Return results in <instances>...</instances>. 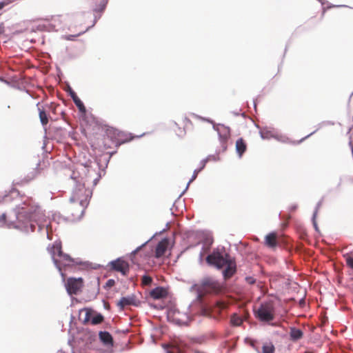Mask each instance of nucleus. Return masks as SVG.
I'll use <instances>...</instances> for the list:
<instances>
[{
    "label": "nucleus",
    "mask_w": 353,
    "mask_h": 353,
    "mask_svg": "<svg viewBox=\"0 0 353 353\" xmlns=\"http://www.w3.org/2000/svg\"><path fill=\"white\" fill-rule=\"evenodd\" d=\"M16 222H10L8 228H14L23 232L34 231L36 225L39 231L43 230L46 225H41L45 220V214L41 208L31 199H26L14 209Z\"/></svg>",
    "instance_id": "nucleus-1"
},
{
    "label": "nucleus",
    "mask_w": 353,
    "mask_h": 353,
    "mask_svg": "<svg viewBox=\"0 0 353 353\" xmlns=\"http://www.w3.org/2000/svg\"><path fill=\"white\" fill-rule=\"evenodd\" d=\"M71 179L75 183V187L72 190V196L70 198L69 210L74 221L80 220L84 214L85 210L88 205L90 199L92 195V191L89 188H85L90 183V176L85 179L81 177L79 174L73 172Z\"/></svg>",
    "instance_id": "nucleus-2"
},
{
    "label": "nucleus",
    "mask_w": 353,
    "mask_h": 353,
    "mask_svg": "<svg viewBox=\"0 0 353 353\" xmlns=\"http://www.w3.org/2000/svg\"><path fill=\"white\" fill-rule=\"evenodd\" d=\"M206 261L217 269L225 268L223 270V276L225 279L230 278L236 272V263L227 253L214 251L206 257Z\"/></svg>",
    "instance_id": "nucleus-3"
},
{
    "label": "nucleus",
    "mask_w": 353,
    "mask_h": 353,
    "mask_svg": "<svg viewBox=\"0 0 353 353\" xmlns=\"http://www.w3.org/2000/svg\"><path fill=\"white\" fill-rule=\"evenodd\" d=\"M48 250L63 279H65V274L62 272V268L70 266L72 264L81 263L79 259H72L68 254L62 252L61 241H55L51 248H48Z\"/></svg>",
    "instance_id": "nucleus-4"
},
{
    "label": "nucleus",
    "mask_w": 353,
    "mask_h": 353,
    "mask_svg": "<svg viewBox=\"0 0 353 353\" xmlns=\"http://www.w3.org/2000/svg\"><path fill=\"white\" fill-rule=\"evenodd\" d=\"M96 335L90 331L82 329L79 330L77 334L72 338L69 339L68 343L71 347L72 353H82L90 347Z\"/></svg>",
    "instance_id": "nucleus-5"
},
{
    "label": "nucleus",
    "mask_w": 353,
    "mask_h": 353,
    "mask_svg": "<svg viewBox=\"0 0 353 353\" xmlns=\"http://www.w3.org/2000/svg\"><path fill=\"white\" fill-rule=\"evenodd\" d=\"M219 290L218 283L211 278H205L200 284H194L190 288V292L195 294L196 301L203 303V297L208 293H215Z\"/></svg>",
    "instance_id": "nucleus-6"
},
{
    "label": "nucleus",
    "mask_w": 353,
    "mask_h": 353,
    "mask_svg": "<svg viewBox=\"0 0 353 353\" xmlns=\"http://www.w3.org/2000/svg\"><path fill=\"white\" fill-rule=\"evenodd\" d=\"M255 314L261 321L270 322L274 319V308L270 303H262L255 312Z\"/></svg>",
    "instance_id": "nucleus-7"
},
{
    "label": "nucleus",
    "mask_w": 353,
    "mask_h": 353,
    "mask_svg": "<svg viewBox=\"0 0 353 353\" xmlns=\"http://www.w3.org/2000/svg\"><path fill=\"white\" fill-rule=\"evenodd\" d=\"M213 129L217 132L220 144L225 151L227 149V142L230 137V129L223 124L213 123Z\"/></svg>",
    "instance_id": "nucleus-8"
},
{
    "label": "nucleus",
    "mask_w": 353,
    "mask_h": 353,
    "mask_svg": "<svg viewBox=\"0 0 353 353\" xmlns=\"http://www.w3.org/2000/svg\"><path fill=\"white\" fill-rule=\"evenodd\" d=\"M83 279L81 278H69L65 283L67 292L70 294H77L82 286Z\"/></svg>",
    "instance_id": "nucleus-9"
},
{
    "label": "nucleus",
    "mask_w": 353,
    "mask_h": 353,
    "mask_svg": "<svg viewBox=\"0 0 353 353\" xmlns=\"http://www.w3.org/2000/svg\"><path fill=\"white\" fill-rule=\"evenodd\" d=\"M109 265L112 270L121 272L123 276L127 275L129 272V264L121 258L110 261Z\"/></svg>",
    "instance_id": "nucleus-10"
},
{
    "label": "nucleus",
    "mask_w": 353,
    "mask_h": 353,
    "mask_svg": "<svg viewBox=\"0 0 353 353\" xmlns=\"http://www.w3.org/2000/svg\"><path fill=\"white\" fill-rule=\"evenodd\" d=\"M82 314H84V317L82 319V321L84 323H87L88 321H89L90 320L92 324L97 325L103 321V316L101 314H97L94 315L93 316H92V318H91L90 312L86 309H84V310H82L81 311H80V314H79L80 317L81 316Z\"/></svg>",
    "instance_id": "nucleus-11"
},
{
    "label": "nucleus",
    "mask_w": 353,
    "mask_h": 353,
    "mask_svg": "<svg viewBox=\"0 0 353 353\" xmlns=\"http://www.w3.org/2000/svg\"><path fill=\"white\" fill-rule=\"evenodd\" d=\"M68 92L78 108L79 112L85 113L86 112L85 107L81 100L77 97L76 92L70 87L68 88Z\"/></svg>",
    "instance_id": "nucleus-12"
},
{
    "label": "nucleus",
    "mask_w": 353,
    "mask_h": 353,
    "mask_svg": "<svg viewBox=\"0 0 353 353\" xmlns=\"http://www.w3.org/2000/svg\"><path fill=\"white\" fill-rule=\"evenodd\" d=\"M150 295L154 299H160L166 296L167 292L163 288L157 287L150 291Z\"/></svg>",
    "instance_id": "nucleus-13"
},
{
    "label": "nucleus",
    "mask_w": 353,
    "mask_h": 353,
    "mask_svg": "<svg viewBox=\"0 0 353 353\" xmlns=\"http://www.w3.org/2000/svg\"><path fill=\"white\" fill-rule=\"evenodd\" d=\"M135 305V299L133 296H123L117 303V306L120 309H123L128 305Z\"/></svg>",
    "instance_id": "nucleus-14"
},
{
    "label": "nucleus",
    "mask_w": 353,
    "mask_h": 353,
    "mask_svg": "<svg viewBox=\"0 0 353 353\" xmlns=\"http://www.w3.org/2000/svg\"><path fill=\"white\" fill-rule=\"evenodd\" d=\"M290 337L292 341H296L301 339L303 336V332L301 330L295 327H291L290 328Z\"/></svg>",
    "instance_id": "nucleus-15"
},
{
    "label": "nucleus",
    "mask_w": 353,
    "mask_h": 353,
    "mask_svg": "<svg viewBox=\"0 0 353 353\" xmlns=\"http://www.w3.org/2000/svg\"><path fill=\"white\" fill-rule=\"evenodd\" d=\"M167 249V242L165 241H162L158 243L155 250V256L156 258H160L162 256Z\"/></svg>",
    "instance_id": "nucleus-16"
},
{
    "label": "nucleus",
    "mask_w": 353,
    "mask_h": 353,
    "mask_svg": "<svg viewBox=\"0 0 353 353\" xmlns=\"http://www.w3.org/2000/svg\"><path fill=\"white\" fill-rule=\"evenodd\" d=\"M247 148L246 144L242 138L239 139L236 142V151L239 158L245 152Z\"/></svg>",
    "instance_id": "nucleus-17"
},
{
    "label": "nucleus",
    "mask_w": 353,
    "mask_h": 353,
    "mask_svg": "<svg viewBox=\"0 0 353 353\" xmlns=\"http://www.w3.org/2000/svg\"><path fill=\"white\" fill-rule=\"evenodd\" d=\"M260 137L263 139H270L274 138L276 132L274 130H271L268 128H264L259 131Z\"/></svg>",
    "instance_id": "nucleus-18"
},
{
    "label": "nucleus",
    "mask_w": 353,
    "mask_h": 353,
    "mask_svg": "<svg viewBox=\"0 0 353 353\" xmlns=\"http://www.w3.org/2000/svg\"><path fill=\"white\" fill-rule=\"evenodd\" d=\"M100 340L105 345H112V337L111 334L108 332H102L101 331L99 333Z\"/></svg>",
    "instance_id": "nucleus-19"
},
{
    "label": "nucleus",
    "mask_w": 353,
    "mask_h": 353,
    "mask_svg": "<svg viewBox=\"0 0 353 353\" xmlns=\"http://www.w3.org/2000/svg\"><path fill=\"white\" fill-rule=\"evenodd\" d=\"M265 244L270 248H274L276 244V235L272 232L265 236Z\"/></svg>",
    "instance_id": "nucleus-20"
},
{
    "label": "nucleus",
    "mask_w": 353,
    "mask_h": 353,
    "mask_svg": "<svg viewBox=\"0 0 353 353\" xmlns=\"http://www.w3.org/2000/svg\"><path fill=\"white\" fill-rule=\"evenodd\" d=\"M177 315H179V312L175 313L174 316V321L179 325H188V322L190 321V317L186 314H184L183 315V318H179L177 316Z\"/></svg>",
    "instance_id": "nucleus-21"
},
{
    "label": "nucleus",
    "mask_w": 353,
    "mask_h": 353,
    "mask_svg": "<svg viewBox=\"0 0 353 353\" xmlns=\"http://www.w3.org/2000/svg\"><path fill=\"white\" fill-rule=\"evenodd\" d=\"M242 317L238 316L236 314H233L230 318V323L233 326H240L243 323Z\"/></svg>",
    "instance_id": "nucleus-22"
},
{
    "label": "nucleus",
    "mask_w": 353,
    "mask_h": 353,
    "mask_svg": "<svg viewBox=\"0 0 353 353\" xmlns=\"http://www.w3.org/2000/svg\"><path fill=\"white\" fill-rule=\"evenodd\" d=\"M39 113V119L41 124L43 125H46L48 123V118L46 112L43 110L38 108Z\"/></svg>",
    "instance_id": "nucleus-23"
},
{
    "label": "nucleus",
    "mask_w": 353,
    "mask_h": 353,
    "mask_svg": "<svg viewBox=\"0 0 353 353\" xmlns=\"http://www.w3.org/2000/svg\"><path fill=\"white\" fill-rule=\"evenodd\" d=\"M199 172H201V169H196V170H194V172H193V174H192V176L191 179L189 180V181H188V184H187V185H186V187H185V190H184L181 192V194H180V196H181L185 193V192L188 190V187H189L190 184L193 181H194V180L196 179V176H197V174H198V173H199Z\"/></svg>",
    "instance_id": "nucleus-24"
},
{
    "label": "nucleus",
    "mask_w": 353,
    "mask_h": 353,
    "mask_svg": "<svg viewBox=\"0 0 353 353\" xmlns=\"http://www.w3.org/2000/svg\"><path fill=\"white\" fill-rule=\"evenodd\" d=\"M274 347L272 343H265L263 345L262 353H274Z\"/></svg>",
    "instance_id": "nucleus-25"
},
{
    "label": "nucleus",
    "mask_w": 353,
    "mask_h": 353,
    "mask_svg": "<svg viewBox=\"0 0 353 353\" xmlns=\"http://www.w3.org/2000/svg\"><path fill=\"white\" fill-rule=\"evenodd\" d=\"M16 194L15 191H12L10 192V194H3L0 192V203L1 202H8L10 200V196L11 194Z\"/></svg>",
    "instance_id": "nucleus-26"
},
{
    "label": "nucleus",
    "mask_w": 353,
    "mask_h": 353,
    "mask_svg": "<svg viewBox=\"0 0 353 353\" xmlns=\"http://www.w3.org/2000/svg\"><path fill=\"white\" fill-rule=\"evenodd\" d=\"M152 279L151 276L146 275V274H145L142 276V283L143 285H149L152 283Z\"/></svg>",
    "instance_id": "nucleus-27"
},
{
    "label": "nucleus",
    "mask_w": 353,
    "mask_h": 353,
    "mask_svg": "<svg viewBox=\"0 0 353 353\" xmlns=\"http://www.w3.org/2000/svg\"><path fill=\"white\" fill-rule=\"evenodd\" d=\"M107 1L108 0H101L99 6L98 8H96L94 9V11L95 12H102L105 8Z\"/></svg>",
    "instance_id": "nucleus-28"
},
{
    "label": "nucleus",
    "mask_w": 353,
    "mask_h": 353,
    "mask_svg": "<svg viewBox=\"0 0 353 353\" xmlns=\"http://www.w3.org/2000/svg\"><path fill=\"white\" fill-rule=\"evenodd\" d=\"M274 139L283 143H286L288 139L285 136L277 133L275 134Z\"/></svg>",
    "instance_id": "nucleus-29"
},
{
    "label": "nucleus",
    "mask_w": 353,
    "mask_h": 353,
    "mask_svg": "<svg viewBox=\"0 0 353 353\" xmlns=\"http://www.w3.org/2000/svg\"><path fill=\"white\" fill-rule=\"evenodd\" d=\"M322 202H323L322 200H321L316 203L313 215H312V216H314V218H316L319 210L321 207Z\"/></svg>",
    "instance_id": "nucleus-30"
},
{
    "label": "nucleus",
    "mask_w": 353,
    "mask_h": 353,
    "mask_svg": "<svg viewBox=\"0 0 353 353\" xmlns=\"http://www.w3.org/2000/svg\"><path fill=\"white\" fill-rule=\"evenodd\" d=\"M345 261L347 265L353 269V256H345Z\"/></svg>",
    "instance_id": "nucleus-31"
},
{
    "label": "nucleus",
    "mask_w": 353,
    "mask_h": 353,
    "mask_svg": "<svg viewBox=\"0 0 353 353\" xmlns=\"http://www.w3.org/2000/svg\"><path fill=\"white\" fill-rule=\"evenodd\" d=\"M89 28H90V27H88V28H86V30H84V31H83V32H79V33H78V34H74V35L70 34V35H68V36H67V37H66V39H67V40H69V41H72V40H73V39H74V37H77V36H79V35L82 34L83 33L85 32L86 31H88V30H89Z\"/></svg>",
    "instance_id": "nucleus-32"
},
{
    "label": "nucleus",
    "mask_w": 353,
    "mask_h": 353,
    "mask_svg": "<svg viewBox=\"0 0 353 353\" xmlns=\"http://www.w3.org/2000/svg\"><path fill=\"white\" fill-rule=\"evenodd\" d=\"M6 214L5 213L0 216V227L3 226L6 223Z\"/></svg>",
    "instance_id": "nucleus-33"
},
{
    "label": "nucleus",
    "mask_w": 353,
    "mask_h": 353,
    "mask_svg": "<svg viewBox=\"0 0 353 353\" xmlns=\"http://www.w3.org/2000/svg\"><path fill=\"white\" fill-rule=\"evenodd\" d=\"M209 161H210V157H207V158L203 159L200 163L201 166L199 169H201V171L205 166L206 163Z\"/></svg>",
    "instance_id": "nucleus-34"
},
{
    "label": "nucleus",
    "mask_w": 353,
    "mask_h": 353,
    "mask_svg": "<svg viewBox=\"0 0 353 353\" xmlns=\"http://www.w3.org/2000/svg\"><path fill=\"white\" fill-rule=\"evenodd\" d=\"M114 283H115V281L114 279H109L107 281L105 286L108 288H111L114 285Z\"/></svg>",
    "instance_id": "nucleus-35"
},
{
    "label": "nucleus",
    "mask_w": 353,
    "mask_h": 353,
    "mask_svg": "<svg viewBox=\"0 0 353 353\" xmlns=\"http://www.w3.org/2000/svg\"><path fill=\"white\" fill-rule=\"evenodd\" d=\"M148 243V241H145L141 245L139 246L137 249H135L132 253L135 254L137 252H139L143 247H144Z\"/></svg>",
    "instance_id": "nucleus-36"
},
{
    "label": "nucleus",
    "mask_w": 353,
    "mask_h": 353,
    "mask_svg": "<svg viewBox=\"0 0 353 353\" xmlns=\"http://www.w3.org/2000/svg\"><path fill=\"white\" fill-rule=\"evenodd\" d=\"M316 218H314V216L312 217V224L316 231H319V228L316 221Z\"/></svg>",
    "instance_id": "nucleus-37"
},
{
    "label": "nucleus",
    "mask_w": 353,
    "mask_h": 353,
    "mask_svg": "<svg viewBox=\"0 0 353 353\" xmlns=\"http://www.w3.org/2000/svg\"><path fill=\"white\" fill-rule=\"evenodd\" d=\"M246 281L250 284H254L256 281V280L253 277H251V276L246 277Z\"/></svg>",
    "instance_id": "nucleus-38"
},
{
    "label": "nucleus",
    "mask_w": 353,
    "mask_h": 353,
    "mask_svg": "<svg viewBox=\"0 0 353 353\" xmlns=\"http://www.w3.org/2000/svg\"><path fill=\"white\" fill-rule=\"evenodd\" d=\"M100 177H101V176H100V175H98V176H97V177L94 178V179L92 180V184H93V186L97 185V184L98 183V182H99V181Z\"/></svg>",
    "instance_id": "nucleus-39"
},
{
    "label": "nucleus",
    "mask_w": 353,
    "mask_h": 353,
    "mask_svg": "<svg viewBox=\"0 0 353 353\" xmlns=\"http://www.w3.org/2000/svg\"><path fill=\"white\" fill-rule=\"evenodd\" d=\"M196 117L199 118L200 119L203 120V121H206L209 123H213V121L209 119H205V118H203L201 117H199V116H196Z\"/></svg>",
    "instance_id": "nucleus-40"
},
{
    "label": "nucleus",
    "mask_w": 353,
    "mask_h": 353,
    "mask_svg": "<svg viewBox=\"0 0 353 353\" xmlns=\"http://www.w3.org/2000/svg\"><path fill=\"white\" fill-rule=\"evenodd\" d=\"M316 130H314V132H311L310 134L307 135L306 137H305L304 138H303L302 139H301L299 141V143H301L302 142L303 140H305V139L308 138L309 137H310L311 135H312L313 134H314L316 132Z\"/></svg>",
    "instance_id": "nucleus-41"
},
{
    "label": "nucleus",
    "mask_w": 353,
    "mask_h": 353,
    "mask_svg": "<svg viewBox=\"0 0 353 353\" xmlns=\"http://www.w3.org/2000/svg\"><path fill=\"white\" fill-rule=\"evenodd\" d=\"M208 157H210V161H216L218 159V157H216L215 155H210Z\"/></svg>",
    "instance_id": "nucleus-42"
},
{
    "label": "nucleus",
    "mask_w": 353,
    "mask_h": 353,
    "mask_svg": "<svg viewBox=\"0 0 353 353\" xmlns=\"http://www.w3.org/2000/svg\"><path fill=\"white\" fill-rule=\"evenodd\" d=\"M8 4L6 1H1L0 2V10H1L4 6H6Z\"/></svg>",
    "instance_id": "nucleus-43"
},
{
    "label": "nucleus",
    "mask_w": 353,
    "mask_h": 353,
    "mask_svg": "<svg viewBox=\"0 0 353 353\" xmlns=\"http://www.w3.org/2000/svg\"><path fill=\"white\" fill-rule=\"evenodd\" d=\"M298 205L296 204L295 205H292L291 207H290V210L294 211L295 210L296 208H297Z\"/></svg>",
    "instance_id": "nucleus-44"
},
{
    "label": "nucleus",
    "mask_w": 353,
    "mask_h": 353,
    "mask_svg": "<svg viewBox=\"0 0 353 353\" xmlns=\"http://www.w3.org/2000/svg\"><path fill=\"white\" fill-rule=\"evenodd\" d=\"M46 227H48V225H46ZM46 235H47L48 239H51V238L50 236V234H49V232H48V228H46Z\"/></svg>",
    "instance_id": "nucleus-45"
},
{
    "label": "nucleus",
    "mask_w": 353,
    "mask_h": 353,
    "mask_svg": "<svg viewBox=\"0 0 353 353\" xmlns=\"http://www.w3.org/2000/svg\"><path fill=\"white\" fill-rule=\"evenodd\" d=\"M317 1H319L322 6H323L326 3V1L325 0H317Z\"/></svg>",
    "instance_id": "nucleus-46"
},
{
    "label": "nucleus",
    "mask_w": 353,
    "mask_h": 353,
    "mask_svg": "<svg viewBox=\"0 0 353 353\" xmlns=\"http://www.w3.org/2000/svg\"><path fill=\"white\" fill-rule=\"evenodd\" d=\"M207 243L210 245L212 243V240L211 239H208Z\"/></svg>",
    "instance_id": "nucleus-47"
},
{
    "label": "nucleus",
    "mask_w": 353,
    "mask_h": 353,
    "mask_svg": "<svg viewBox=\"0 0 353 353\" xmlns=\"http://www.w3.org/2000/svg\"><path fill=\"white\" fill-rule=\"evenodd\" d=\"M57 353H65L62 350H59L57 352Z\"/></svg>",
    "instance_id": "nucleus-48"
},
{
    "label": "nucleus",
    "mask_w": 353,
    "mask_h": 353,
    "mask_svg": "<svg viewBox=\"0 0 353 353\" xmlns=\"http://www.w3.org/2000/svg\"><path fill=\"white\" fill-rule=\"evenodd\" d=\"M3 32V28L0 26V34H2Z\"/></svg>",
    "instance_id": "nucleus-49"
},
{
    "label": "nucleus",
    "mask_w": 353,
    "mask_h": 353,
    "mask_svg": "<svg viewBox=\"0 0 353 353\" xmlns=\"http://www.w3.org/2000/svg\"><path fill=\"white\" fill-rule=\"evenodd\" d=\"M87 170H88V173H89V174H91V172H94V171H90V170H88V169Z\"/></svg>",
    "instance_id": "nucleus-50"
},
{
    "label": "nucleus",
    "mask_w": 353,
    "mask_h": 353,
    "mask_svg": "<svg viewBox=\"0 0 353 353\" xmlns=\"http://www.w3.org/2000/svg\"><path fill=\"white\" fill-rule=\"evenodd\" d=\"M97 20V17H95V19H94L93 25L96 23Z\"/></svg>",
    "instance_id": "nucleus-51"
},
{
    "label": "nucleus",
    "mask_w": 353,
    "mask_h": 353,
    "mask_svg": "<svg viewBox=\"0 0 353 353\" xmlns=\"http://www.w3.org/2000/svg\"><path fill=\"white\" fill-rule=\"evenodd\" d=\"M254 108L256 109V103H255V102H254Z\"/></svg>",
    "instance_id": "nucleus-52"
},
{
    "label": "nucleus",
    "mask_w": 353,
    "mask_h": 353,
    "mask_svg": "<svg viewBox=\"0 0 353 353\" xmlns=\"http://www.w3.org/2000/svg\"><path fill=\"white\" fill-rule=\"evenodd\" d=\"M200 256H201V257H202V256H203V254H202V252H201V253H200Z\"/></svg>",
    "instance_id": "nucleus-53"
}]
</instances>
